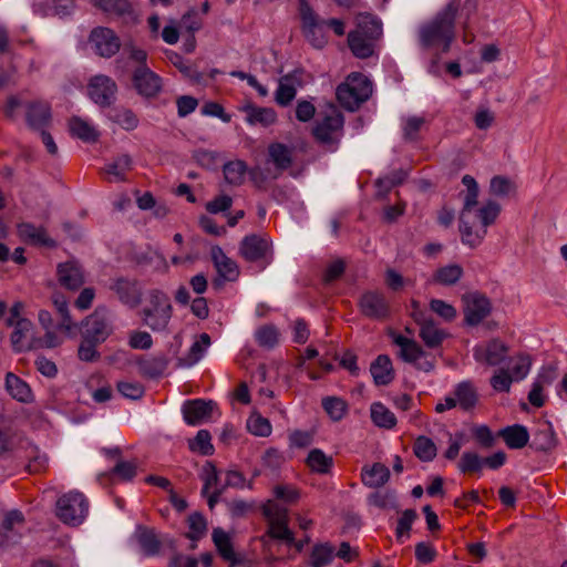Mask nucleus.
<instances>
[{
	"instance_id": "f257e3e1",
	"label": "nucleus",
	"mask_w": 567,
	"mask_h": 567,
	"mask_svg": "<svg viewBox=\"0 0 567 567\" xmlns=\"http://www.w3.org/2000/svg\"><path fill=\"white\" fill-rule=\"evenodd\" d=\"M460 0H450L432 19L417 29L419 43L423 49L447 52L455 39V19Z\"/></svg>"
},
{
	"instance_id": "f03ea898",
	"label": "nucleus",
	"mask_w": 567,
	"mask_h": 567,
	"mask_svg": "<svg viewBox=\"0 0 567 567\" xmlns=\"http://www.w3.org/2000/svg\"><path fill=\"white\" fill-rule=\"evenodd\" d=\"M499 212L501 206L493 200L486 202L480 208L474 207V217L466 224L460 221L462 243L471 248L480 246L487 234V227L495 223Z\"/></svg>"
},
{
	"instance_id": "7ed1b4c3",
	"label": "nucleus",
	"mask_w": 567,
	"mask_h": 567,
	"mask_svg": "<svg viewBox=\"0 0 567 567\" xmlns=\"http://www.w3.org/2000/svg\"><path fill=\"white\" fill-rule=\"evenodd\" d=\"M172 311L169 297L162 290L152 289L142 310L143 323L155 332L164 331L171 321Z\"/></svg>"
},
{
	"instance_id": "20e7f679",
	"label": "nucleus",
	"mask_w": 567,
	"mask_h": 567,
	"mask_svg": "<svg viewBox=\"0 0 567 567\" xmlns=\"http://www.w3.org/2000/svg\"><path fill=\"white\" fill-rule=\"evenodd\" d=\"M23 308L24 305L22 302H14L9 310V316L6 318V326L13 328L10 341L16 352L37 349V346H39V343H34L35 338L33 337L32 322L21 315Z\"/></svg>"
},
{
	"instance_id": "39448f33",
	"label": "nucleus",
	"mask_w": 567,
	"mask_h": 567,
	"mask_svg": "<svg viewBox=\"0 0 567 567\" xmlns=\"http://www.w3.org/2000/svg\"><path fill=\"white\" fill-rule=\"evenodd\" d=\"M532 358L528 354H517L509 359L507 369H497L491 378V386L496 392L508 393L512 383L527 378L532 370Z\"/></svg>"
},
{
	"instance_id": "423d86ee",
	"label": "nucleus",
	"mask_w": 567,
	"mask_h": 567,
	"mask_svg": "<svg viewBox=\"0 0 567 567\" xmlns=\"http://www.w3.org/2000/svg\"><path fill=\"white\" fill-rule=\"evenodd\" d=\"M372 94L371 81L361 73H352L337 87V99L347 110L354 111Z\"/></svg>"
},
{
	"instance_id": "0eeeda50",
	"label": "nucleus",
	"mask_w": 567,
	"mask_h": 567,
	"mask_svg": "<svg viewBox=\"0 0 567 567\" xmlns=\"http://www.w3.org/2000/svg\"><path fill=\"white\" fill-rule=\"evenodd\" d=\"M343 115L336 107H330L316 122L312 134L322 146L334 151L343 136Z\"/></svg>"
},
{
	"instance_id": "6e6552de",
	"label": "nucleus",
	"mask_w": 567,
	"mask_h": 567,
	"mask_svg": "<svg viewBox=\"0 0 567 567\" xmlns=\"http://www.w3.org/2000/svg\"><path fill=\"white\" fill-rule=\"evenodd\" d=\"M239 250L246 260L260 262L261 269L272 261L271 243L267 236L252 234L244 237Z\"/></svg>"
},
{
	"instance_id": "1a4fd4ad",
	"label": "nucleus",
	"mask_w": 567,
	"mask_h": 567,
	"mask_svg": "<svg viewBox=\"0 0 567 567\" xmlns=\"http://www.w3.org/2000/svg\"><path fill=\"white\" fill-rule=\"evenodd\" d=\"M112 316L105 309H96L82 323V336L94 342H103L113 332Z\"/></svg>"
},
{
	"instance_id": "9d476101",
	"label": "nucleus",
	"mask_w": 567,
	"mask_h": 567,
	"mask_svg": "<svg viewBox=\"0 0 567 567\" xmlns=\"http://www.w3.org/2000/svg\"><path fill=\"white\" fill-rule=\"evenodd\" d=\"M117 85L107 75L99 74L91 78L87 84L89 97L99 106H110L116 97Z\"/></svg>"
},
{
	"instance_id": "9b49d317",
	"label": "nucleus",
	"mask_w": 567,
	"mask_h": 567,
	"mask_svg": "<svg viewBox=\"0 0 567 567\" xmlns=\"http://www.w3.org/2000/svg\"><path fill=\"white\" fill-rule=\"evenodd\" d=\"M89 43L94 52L102 58L115 55L121 48L120 38L106 27L94 28L89 35Z\"/></svg>"
},
{
	"instance_id": "f8f14e48",
	"label": "nucleus",
	"mask_w": 567,
	"mask_h": 567,
	"mask_svg": "<svg viewBox=\"0 0 567 567\" xmlns=\"http://www.w3.org/2000/svg\"><path fill=\"white\" fill-rule=\"evenodd\" d=\"M508 348L499 339L476 344L473 349V357L476 362L488 367L501 364L507 357Z\"/></svg>"
},
{
	"instance_id": "ddd939ff",
	"label": "nucleus",
	"mask_w": 567,
	"mask_h": 567,
	"mask_svg": "<svg viewBox=\"0 0 567 567\" xmlns=\"http://www.w3.org/2000/svg\"><path fill=\"white\" fill-rule=\"evenodd\" d=\"M362 315L370 319L382 320L390 315V305L385 296L375 290L364 292L359 300Z\"/></svg>"
},
{
	"instance_id": "4468645a",
	"label": "nucleus",
	"mask_w": 567,
	"mask_h": 567,
	"mask_svg": "<svg viewBox=\"0 0 567 567\" xmlns=\"http://www.w3.org/2000/svg\"><path fill=\"white\" fill-rule=\"evenodd\" d=\"M465 321L470 326H477L491 312L489 300L478 292H471L463 297Z\"/></svg>"
},
{
	"instance_id": "2eb2a0df",
	"label": "nucleus",
	"mask_w": 567,
	"mask_h": 567,
	"mask_svg": "<svg viewBox=\"0 0 567 567\" xmlns=\"http://www.w3.org/2000/svg\"><path fill=\"white\" fill-rule=\"evenodd\" d=\"M300 13L302 18V29L307 40L317 49L323 48L327 43L323 23L317 21L316 14L303 0H301Z\"/></svg>"
},
{
	"instance_id": "dca6fc26",
	"label": "nucleus",
	"mask_w": 567,
	"mask_h": 567,
	"mask_svg": "<svg viewBox=\"0 0 567 567\" xmlns=\"http://www.w3.org/2000/svg\"><path fill=\"white\" fill-rule=\"evenodd\" d=\"M133 82L140 94L152 97L159 93L162 80L146 65H140L133 75Z\"/></svg>"
},
{
	"instance_id": "f3484780",
	"label": "nucleus",
	"mask_w": 567,
	"mask_h": 567,
	"mask_svg": "<svg viewBox=\"0 0 567 567\" xmlns=\"http://www.w3.org/2000/svg\"><path fill=\"white\" fill-rule=\"evenodd\" d=\"M56 276L61 286L70 290H76L84 284L83 269L75 260L59 264Z\"/></svg>"
},
{
	"instance_id": "a211bd4d",
	"label": "nucleus",
	"mask_w": 567,
	"mask_h": 567,
	"mask_svg": "<svg viewBox=\"0 0 567 567\" xmlns=\"http://www.w3.org/2000/svg\"><path fill=\"white\" fill-rule=\"evenodd\" d=\"M210 257L214 267L219 275L226 281H235L239 277V268L235 260L229 258L221 247L213 246L210 249Z\"/></svg>"
},
{
	"instance_id": "6ab92c4d",
	"label": "nucleus",
	"mask_w": 567,
	"mask_h": 567,
	"mask_svg": "<svg viewBox=\"0 0 567 567\" xmlns=\"http://www.w3.org/2000/svg\"><path fill=\"white\" fill-rule=\"evenodd\" d=\"M268 163L279 171H286L293 164L295 148L280 142H274L268 145Z\"/></svg>"
},
{
	"instance_id": "aec40b11",
	"label": "nucleus",
	"mask_w": 567,
	"mask_h": 567,
	"mask_svg": "<svg viewBox=\"0 0 567 567\" xmlns=\"http://www.w3.org/2000/svg\"><path fill=\"white\" fill-rule=\"evenodd\" d=\"M111 290H113L121 302L128 307H136L141 301V291L136 284V281L117 278L111 285Z\"/></svg>"
},
{
	"instance_id": "412c9836",
	"label": "nucleus",
	"mask_w": 567,
	"mask_h": 567,
	"mask_svg": "<svg viewBox=\"0 0 567 567\" xmlns=\"http://www.w3.org/2000/svg\"><path fill=\"white\" fill-rule=\"evenodd\" d=\"M462 183L466 188V193L463 196V208L460 215V221L466 224L474 217L473 208L477 206L478 185L471 175H464Z\"/></svg>"
},
{
	"instance_id": "4be33fe9",
	"label": "nucleus",
	"mask_w": 567,
	"mask_h": 567,
	"mask_svg": "<svg viewBox=\"0 0 567 567\" xmlns=\"http://www.w3.org/2000/svg\"><path fill=\"white\" fill-rule=\"evenodd\" d=\"M414 320L420 324V337L427 347L434 348L442 342L444 332L424 312L420 316L414 312Z\"/></svg>"
},
{
	"instance_id": "5701e85b",
	"label": "nucleus",
	"mask_w": 567,
	"mask_h": 567,
	"mask_svg": "<svg viewBox=\"0 0 567 567\" xmlns=\"http://www.w3.org/2000/svg\"><path fill=\"white\" fill-rule=\"evenodd\" d=\"M464 275L463 267L458 264H447L439 267L430 279L431 284L444 287L456 285Z\"/></svg>"
},
{
	"instance_id": "b1692460",
	"label": "nucleus",
	"mask_w": 567,
	"mask_h": 567,
	"mask_svg": "<svg viewBox=\"0 0 567 567\" xmlns=\"http://www.w3.org/2000/svg\"><path fill=\"white\" fill-rule=\"evenodd\" d=\"M52 302L61 316L59 329L65 332L69 337H75L79 326L71 319L66 298L62 293L55 292L52 296Z\"/></svg>"
},
{
	"instance_id": "393cba45",
	"label": "nucleus",
	"mask_w": 567,
	"mask_h": 567,
	"mask_svg": "<svg viewBox=\"0 0 567 567\" xmlns=\"http://www.w3.org/2000/svg\"><path fill=\"white\" fill-rule=\"evenodd\" d=\"M132 168V158L123 154L110 163H106L103 173L109 182L118 183L125 181L126 173Z\"/></svg>"
},
{
	"instance_id": "a878e982",
	"label": "nucleus",
	"mask_w": 567,
	"mask_h": 567,
	"mask_svg": "<svg viewBox=\"0 0 567 567\" xmlns=\"http://www.w3.org/2000/svg\"><path fill=\"white\" fill-rule=\"evenodd\" d=\"M377 39L362 35V32H350L348 44L352 53L359 59H367L374 53Z\"/></svg>"
},
{
	"instance_id": "bb28decb",
	"label": "nucleus",
	"mask_w": 567,
	"mask_h": 567,
	"mask_svg": "<svg viewBox=\"0 0 567 567\" xmlns=\"http://www.w3.org/2000/svg\"><path fill=\"white\" fill-rule=\"evenodd\" d=\"M210 346V337L207 333H202L195 340L188 353L178 360V365L182 368H189L196 364L206 353Z\"/></svg>"
},
{
	"instance_id": "cd10ccee",
	"label": "nucleus",
	"mask_w": 567,
	"mask_h": 567,
	"mask_svg": "<svg viewBox=\"0 0 567 567\" xmlns=\"http://www.w3.org/2000/svg\"><path fill=\"white\" fill-rule=\"evenodd\" d=\"M370 372L377 385H386L394 378L392 362L388 355H379L371 364Z\"/></svg>"
},
{
	"instance_id": "c85d7f7f",
	"label": "nucleus",
	"mask_w": 567,
	"mask_h": 567,
	"mask_svg": "<svg viewBox=\"0 0 567 567\" xmlns=\"http://www.w3.org/2000/svg\"><path fill=\"white\" fill-rule=\"evenodd\" d=\"M19 236L27 243L33 245L52 246L51 240L42 227H37L30 223H23L18 226Z\"/></svg>"
},
{
	"instance_id": "c756f323",
	"label": "nucleus",
	"mask_w": 567,
	"mask_h": 567,
	"mask_svg": "<svg viewBox=\"0 0 567 567\" xmlns=\"http://www.w3.org/2000/svg\"><path fill=\"white\" fill-rule=\"evenodd\" d=\"M244 110L247 114L246 121L250 125L260 124L262 126H270L277 121V114L271 107H257L248 105Z\"/></svg>"
},
{
	"instance_id": "7c9ffc66",
	"label": "nucleus",
	"mask_w": 567,
	"mask_h": 567,
	"mask_svg": "<svg viewBox=\"0 0 567 567\" xmlns=\"http://www.w3.org/2000/svg\"><path fill=\"white\" fill-rule=\"evenodd\" d=\"M353 32H362V35L378 40L382 34V24L374 16L362 13L357 18V29Z\"/></svg>"
},
{
	"instance_id": "2f4dec72",
	"label": "nucleus",
	"mask_w": 567,
	"mask_h": 567,
	"mask_svg": "<svg viewBox=\"0 0 567 567\" xmlns=\"http://www.w3.org/2000/svg\"><path fill=\"white\" fill-rule=\"evenodd\" d=\"M223 173L227 184L239 186L246 179L247 165L240 159L231 161L224 165Z\"/></svg>"
},
{
	"instance_id": "473e14b6",
	"label": "nucleus",
	"mask_w": 567,
	"mask_h": 567,
	"mask_svg": "<svg viewBox=\"0 0 567 567\" xmlns=\"http://www.w3.org/2000/svg\"><path fill=\"white\" fill-rule=\"evenodd\" d=\"M394 342L400 347V355L406 362L415 363L424 355L421 347L411 339L398 336Z\"/></svg>"
},
{
	"instance_id": "72a5a7b5",
	"label": "nucleus",
	"mask_w": 567,
	"mask_h": 567,
	"mask_svg": "<svg viewBox=\"0 0 567 567\" xmlns=\"http://www.w3.org/2000/svg\"><path fill=\"white\" fill-rule=\"evenodd\" d=\"M168 365V359L165 355H155L143 359L138 362V368L144 375L156 378L162 375Z\"/></svg>"
},
{
	"instance_id": "f704fd0d",
	"label": "nucleus",
	"mask_w": 567,
	"mask_h": 567,
	"mask_svg": "<svg viewBox=\"0 0 567 567\" xmlns=\"http://www.w3.org/2000/svg\"><path fill=\"white\" fill-rule=\"evenodd\" d=\"M69 126L72 135L85 142H94L99 137L95 127L80 117L71 118Z\"/></svg>"
},
{
	"instance_id": "c9c22d12",
	"label": "nucleus",
	"mask_w": 567,
	"mask_h": 567,
	"mask_svg": "<svg viewBox=\"0 0 567 567\" xmlns=\"http://www.w3.org/2000/svg\"><path fill=\"white\" fill-rule=\"evenodd\" d=\"M27 120L32 128L41 130L50 120V111L47 104L37 103L28 109Z\"/></svg>"
},
{
	"instance_id": "e433bc0d",
	"label": "nucleus",
	"mask_w": 567,
	"mask_h": 567,
	"mask_svg": "<svg viewBox=\"0 0 567 567\" xmlns=\"http://www.w3.org/2000/svg\"><path fill=\"white\" fill-rule=\"evenodd\" d=\"M296 93L297 90L293 79L286 75L279 80L275 100L279 105L286 106L295 99Z\"/></svg>"
},
{
	"instance_id": "4c0bfd02",
	"label": "nucleus",
	"mask_w": 567,
	"mask_h": 567,
	"mask_svg": "<svg viewBox=\"0 0 567 567\" xmlns=\"http://www.w3.org/2000/svg\"><path fill=\"white\" fill-rule=\"evenodd\" d=\"M279 331L275 326L266 324L258 328L255 332L256 341L260 347L274 348L279 342Z\"/></svg>"
},
{
	"instance_id": "58836bf2",
	"label": "nucleus",
	"mask_w": 567,
	"mask_h": 567,
	"mask_svg": "<svg viewBox=\"0 0 567 567\" xmlns=\"http://www.w3.org/2000/svg\"><path fill=\"white\" fill-rule=\"evenodd\" d=\"M111 118L125 131H132L138 125L136 115L131 110L126 109L115 110Z\"/></svg>"
},
{
	"instance_id": "ea45409f",
	"label": "nucleus",
	"mask_w": 567,
	"mask_h": 567,
	"mask_svg": "<svg viewBox=\"0 0 567 567\" xmlns=\"http://www.w3.org/2000/svg\"><path fill=\"white\" fill-rule=\"evenodd\" d=\"M430 309L445 321H453L457 316L455 307L442 299H431Z\"/></svg>"
},
{
	"instance_id": "a19ab883",
	"label": "nucleus",
	"mask_w": 567,
	"mask_h": 567,
	"mask_svg": "<svg viewBox=\"0 0 567 567\" xmlns=\"http://www.w3.org/2000/svg\"><path fill=\"white\" fill-rule=\"evenodd\" d=\"M514 183L504 176H495L491 179L489 192L497 197H504L513 193Z\"/></svg>"
},
{
	"instance_id": "79ce46f5",
	"label": "nucleus",
	"mask_w": 567,
	"mask_h": 567,
	"mask_svg": "<svg viewBox=\"0 0 567 567\" xmlns=\"http://www.w3.org/2000/svg\"><path fill=\"white\" fill-rule=\"evenodd\" d=\"M136 260L142 265H152L157 270H167L168 268L166 259L154 249H148L141 256H137Z\"/></svg>"
},
{
	"instance_id": "37998d69",
	"label": "nucleus",
	"mask_w": 567,
	"mask_h": 567,
	"mask_svg": "<svg viewBox=\"0 0 567 567\" xmlns=\"http://www.w3.org/2000/svg\"><path fill=\"white\" fill-rule=\"evenodd\" d=\"M233 205V198L229 195L220 194L205 204L209 214H219L227 212Z\"/></svg>"
},
{
	"instance_id": "c03bdc74",
	"label": "nucleus",
	"mask_w": 567,
	"mask_h": 567,
	"mask_svg": "<svg viewBox=\"0 0 567 567\" xmlns=\"http://www.w3.org/2000/svg\"><path fill=\"white\" fill-rule=\"evenodd\" d=\"M128 346L132 349L147 350L153 346L152 336L146 331H132L128 336Z\"/></svg>"
},
{
	"instance_id": "a18cd8bd",
	"label": "nucleus",
	"mask_w": 567,
	"mask_h": 567,
	"mask_svg": "<svg viewBox=\"0 0 567 567\" xmlns=\"http://www.w3.org/2000/svg\"><path fill=\"white\" fill-rule=\"evenodd\" d=\"M93 340L83 338L78 349V357L81 361L93 362L100 357Z\"/></svg>"
},
{
	"instance_id": "49530a36",
	"label": "nucleus",
	"mask_w": 567,
	"mask_h": 567,
	"mask_svg": "<svg viewBox=\"0 0 567 567\" xmlns=\"http://www.w3.org/2000/svg\"><path fill=\"white\" fill-rule=\"evenodd\" d=\"M93 4L107 13H123L127 10L126 0H93Z\"/></svg>"
},
{
	"instance_id": "de8ad7c7",
	"label": "nucleus",
	"mask_w": 567,
	"mask_h": 567,
	"mask_svg": "<svg viewBox=\"0 0 567 567\" xmlns=\"http://www.w3.org/2000/svg\"><path fill=\"white\" fill-rule=\"evenodd\" d=\"M423 124L424 118L420 116H409L404 118L402 123L404 137L408 140H414Z\"/></svg>"
},
{
	"instance_id": "09e8293b",
	"label": "nucleus",
	"mask_w": 567,
	"mask_h": 567,
	"mask_svg": "<svg viewBox=\"0 0 567 567\" xmlns=\"http://www.w3.org/2000/svg\"><path fill=\"white\" fill-rule=\"evenodd\" d=\"M199 225L204 231L213 236H224L226 234V228L223 226H218L215 220L208 216H202L199 218Z\"/></svg>"
},
{
	"instance_id": "8fccbe9b",
	"label": "nucleus",
	"mask_w": 567,
	"mask_h": 567,
	"mask_svg": "<svg viewBox=\"0 0 567 567\" xmlns=\"http://www.w3.org/2000/svg\"><path fill=\"white\" fill-rule=\"evenodd\" d=\"M316 113V107L312 103L308 101H300L297 104L296 107V117L300 122H308L310 121Z\"/></svg>"
},
{
	"instance_id": "3c124183",
	"label": "nucleus",
	"mask_w": 567,
	"mask_h": 567,
	"mask_svg": "<svg viewBox=\"0 0 567 567\" xmlns=\"http://www.w3.org/2000/svg\"><path fill=\"white\" fill-rule=\"evenodd\" d=\"M474 122L477 128L486 130L494 122V114L486 107L480 109L475 114Z\"/></svg>"
},
{
	"instance_id": "603ef678",
	"label": "nucleus",
	"mask_w": 567,
	"mask_h": 567,
	"mask_svg": "<svg viewBox=\"0 0 567 567\" xmlns=\"http://www.w3.org/2000/svg\"><path fill=\"white\" fill-rule=\"evenodd\" d=\"M35 365H37V369L39 370V372L41 374H43L44 377L53 378L58 373V368H56L55 363L53 361L47 359L45 357H39L35 360Z\"/></svg>"
},
{
	"instance_id": "864d4df0",
	"label": "nucleus",
	"mask_w": 567,
	"mask_h": 567,
	"mask_svg": "<svg viewBox=\"0 0 567 567\" xmlns=\"http://www.w3.org/2000/svg\"><path fill=\"white\" fill-rule=\"evenodd\" d=\"M197 100L192 96H181L177 100L178 115L184 117L194 112L197 107Z\"/></svg>"
},
{
	"instance_id": "5fc2aeb1",
	"label": "nucleus",
	"mask_w": 567,
	"mask_h": 567,
	"mask_svg": "<svg viewBox=\"0 0 567 567\" xmlns=\"http://www.w3.org/2000/svg\"><path fill=\"white\" fill-rule=\"evenodd\" d=\"M182 25L189 32H195L200 29L202 21L197 17V12L195 10H190L182 17Z\"/></svg>"
},
{
	"instance_id": "6e6d98bb",
	"label": "nucleus",
	"mask_w": 567,
	"mask_h": 567,
	"mask_svg": "<svg viewBox=\"0 0 567 567\" xmlns=\"http://www.w3.org/2000/svg\"><path fill=\"white\" fill-rule=\"evenodd\" d=\"M385 284L390 289L398 291L404 287L405 280L398 271L388 269L385 272Z\"/></svg>"
},
{
	"instance_id": "4d7b16f0",
	"label": "nucleus",
	"mask_w": 567,
	"mask_h": 567,
	"mask_svg": "<svg viewBox=\"0 0 567 567\" xmlns=\"http://www.w3.org/2000/svg\"><path fill=\"white\" fill-rule=\"evenodd\" d=\"M557 377L556 368L553 365L544 367L539 371L534 382L543 386L549 385Z\"/></svg>"
},
{
	"instance_id": "13d9d810",
	"label": "nucleus",
	"mask_w": 567,
	"mask_h": 567,
	"mask_svg": "<svg viewBox=\"0 0 567 567\" xmlns=\"http://www.w3.org/2000/svg\"><path fill=\"white\" fill-rule=\"evenodd\" d=\"M34 343H39L37 349L40 348H55L62 343V339L59 338L53 331H47L43 338H35Z\"/></svg>"
},
{
	"instance_id": "bf43d9fd",
	"label": "nucleus",
	"mask_w": 567,
	"mask_h": 567,
	"mask_svg": "<svg viewBox=\"0 0 567 567\" xmlns=\"http://www.w3.org/2000/svg\"><path fill=\"white\" fill-rule=\"evenodd\" d=\"M95 297V292H94V289L92 288H84L76 301H75V306L81 309V310H86L91 307L92 302H93V299Z\"/></svg>"
},
{
	"instance_id": "052dcab7",
	"label": "nucleus",
	"mask_w": 567,
	"mask_h": 567,
	"mask_svg": "<svg viewBox=\"0 0 567 567\" xmlns=\"http://www.w3.org/2000/svg\"><path fill=\"white\" fill-rule=\"evenodd\" d=\"M203 114L221 118L224 122H229L230 117L225 114L224 109L218 103H207L203 107Z\"/></svg>"
},
{
	"instance_id": "680f3d73",
	"label": "nucleus",
	"mask_w": 567,
	"mask_h": 567,
	"mask_svg": "<svg viewBox=\"0 0 567 567\" xmlns=\"http://www.w3.org/2000/svg\"><path fill=\"white\" fill-rule=\"evenodd\" d=\"M162 38L167 44H175L178 42L179 32L175 21H172L169 24L164 27Z\"/></svg>"
},
{
	"instance_id": "e2e57ef3",
	"label": "nucleus",
	"mask_w": 567,
	"mask_h": 567,
	"mask_svg": "<svg viewBox=\"0 0 567 567\" xmlns=\"http://www.w3.org/2000/svg\"><path fill=\"white\" fill-rule=\"evenodd\" d=\"M344 265L341 260L330 264L324 272V281L330 282L342 275Z\"/></svg>"
},
{
	"instance_id": "0e129e2a",
	"label": "nucleus",
	"mask_w": 567,
	"mask_h": 567,
	"mask_svg": "<svg viewBox=\"0 0 567 567\" xmlns=\"http://www.w3.org/2000/svg\"><path fill=\"white\" fill-rule=\"evenodd\" d=\"M309 338V330L302 320H297L293 327V341L305 343Z\"/></svg>"
},
{
	"instance_id": "69168bd1",
	"label": "nucleus",
	"mask_w": 567,
	"mask_h": 567,
	"mask_svg": "<svg viewBox=\"0 0 567 567\" xmlns=\"http://www.w3.org/2000/svg\"><path fill=\"white\" fill-rule=\"evenodd\" d=\"M405 210V203H399L396 205L388 206L384 208V219L389 223L396 220Z\"/></svg>"
},
{
	"instance_id": "338daca9",
	"label": "nucleus",
	"mask_w": 567,
	"mask_h": 567,
	"mask_svg": "<svg viewBox=\"0 0 567 567\" xmlns=\"http://www.w3.org/2000/svg\"><path fill=\"white\" fill-rule=\"evenodd\" d=\"M192 311L193 313L200 318V319H205L208 317V306H207V301L205 298L203 297H199V298H196L193 300L192 302Z\"/></svg>"
},
{
	"instance_id": "774afa93",
	"label": "nucleus",
	"mask_w": 567,
	"mask_h": 567,
	"mask_svg": "<svg viewBox=\"0 0 567 567\" xmlns=\"http://www.w3.org/2000/svg\"><path fill=\"white\" fill-rule=\"evenodd\" d=\"M190 287L194 292L202 295L207 289V279L203 274H198L190 278Z\"/></svg>"
}]
</instances>
